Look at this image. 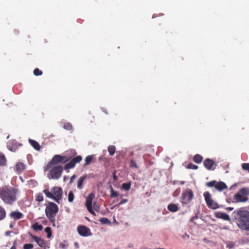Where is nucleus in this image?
<instances>
[{
  "instance_id": "47",
  "label": "nucleus",
  "mask_w": 249,
  "mask_h": 249,
  "mask_svg": "<svg viewBox=\"0 0 249 249\" xmlns=\"http://www.w3.org/2000/svg\"><path fill=\"white\" fill-rule=\"evenodd\" d=\"M60 247L62 249H65L66 248V246L64 244H60Z\"/></svg>"
},
{
  "instance_id": "10",
  "label": "nucleus",
  "mask_w": 249,
  "mask_h": 249,
  "mask_svg": "<svg viewBox=\"0 0 249 249\" xmlns=\"http://www.w3.org/2000/svg\"><path fill=\"white\" fill-rule=\"evenodd\" d=\"M52 193L53 196V199L59 203V201L61 200L62 197V189L59 187L55 186L52 189Z\"/></svg>"
},
{
  "instance_id": "31",
  "label": "nucleus",
  "mask_w": 249,
  "mask_h": 249,
  "mask_svg": "<svg viewBox=\"0 0 249 249\" xmlns=\"http://www.w3.org/2000/svg\"><path fill=\"white\" fill-rule=\"evenodd\" d=\"M110 192L111 197H117L119 196V193L115 191L111 186H110Z\"/></svg>"
},
{
  "instance_id": "12",
  "label": "nucleus",
  "mask_w": 249,
  "mask_h": 249,
  "mask_svg": "<svg viewBox=\"0 0 249 249\" xmlns=\"http://www.w3.org/2000/svg\"><path fill=\"white\" fill-rule=\"evenodd\" d=\"M77 231L82 236L86 237L91 235L89 228L84 225L79 226L77 227Z\"/></svg>"
},
{
  "instance_id": "39",
  "label": "nucleus",
  "mask_w": 249,
  "mask_h": 249,
  "mask_svg": "<svg viewBox=\"0 0 249 249\" xmlns=\"http://www.w3.org/2000/svg\"><path fill=\"white\" fill-rule=\"evenodd\" d=\"M74 199V194L72 191H70L68 195V200L69 202H71Z\"/></svg>"
},
{
  "instance_id": "24",
  "label": "nucleus",
  "mask_w": 249,
  "mask_h": 249,
  "mask_svg": "<svg viewBox=\"0 0 249 249\" xmlns=\"http://www.w3.org/2000/svg\"><path fill=\"white\" fill-rule=\"evenodd\" d=\"M33 229L36 231H42L43 230V226L41 224H39L37 222H36L35 224H34L32 226Z\"/></svg>"
},
{
  "instance_id": "26",
  "label": "nucleus",
  "mask_w": 249,
  "mask_h": 249,
  "mask_svg": "<svg viewBox=\"0 0 249 249\" xmlns=\"http://www.w3.org/2000/svg\"><path fill=\"white\" fill-rule=\"evenodd\" d=\"M219 218H222L225 220L230 221L229 216L224 213H219Z\"/></svg>"
},
{
  "instance_id": "13",
  "label": "nucleus",
  "mask_w": 249,
  "mask_h": 249,
  "mask_svg": "<svg viewBox=\"0 0 249 249\" xmlns=\"http://www.w3.org/2000/svg\"><path fill=\"white\" fill-rule=\"evenodd\" d=\"M21 146H22V144L19 143L15 140L9 141L7 144L8 149L12 152H16L18 147Z\"/></svg>"
},
{
  "instance_id": "27",
  "label": "nucleus",
  "mask_w": 249,
  "mask_h": 249,
  "mask_svg": "<svg viewBox=\"0 0 249 249\" xmlns=\"http://www.w3.org/2000/svg\"><path fill=\"white\" fill-rule=\"evenodd\" d=\"M6 217V211L5 209L0 206V220H3Z\"/></svg>"
},
{
  "instance_id": "19",
  "label": "nucleus",
  "mask_w": 249,
  "mask_h": 249,
  "mask_svg": "<svg viewBox=\"0 0 249 249\" xmlns=\"http://www.w3.org/2000/svg\"><path fill=\"white\" fill-rule=\"evenodd\" d=\"M87 176H84L79 178L77 181V188L79 189H82L83 188V183L85 179L87 178Z\"/></svg>"
},
{
  "instance_id": "38",
  "label": "nucleus",
  "mask_w": 249,
  "mask_h": 249,
  "mask_svg": "<svg viewBox=\"0 0 249 249\" xmlns=\"http://www.w3.org/2000/svg\"><path fill=\"white\" fill-rule=\"evenodd\" d=\"M34 74L36 76H39L42 74V71L38 68H36L34 71Z\"/></svg>"
},
{
  "instance_id": "33",
  "label": "nucleus",
  "mask_w": 249,
  "mask_h": 249,
  "mask_svg": "<svg viewBox=\"0 0 249 249\" xmlns=\"http://www.w3.org/2000/svg\"><path fill=\"white\" fill-rule=\"evenodd\" d=\"M63 127L66 130H71L72 129V125L70 123H66L64 124Z\"/></svg>"
},
{
  "instance_id": "40",
  "label": "nucleus",
  "mask_w": 249,
  "mask_h": 249,
  "mask_svg": "<svg viewBox=\"0 0 249 249\" xmlns=\"http://www.w3.org/2000/svg\"><path fill=\"white\" fill-rule=\"evenodd\" d=\"M187 168L188 169H198V166L195 165L194 164L192 163H190L187 166Z\"/></svg>"
},
{
  "instance_id": "25",
  "label": "nucleus",
  "mask_w": 249,
  "mask_h": 249,
  "mask_svg": "<svg viewBox=\"0 0 249 249\" xmlns=\"http://www.w3.org/2000/svg\"><path fill=\"white\" fill-rule=\"evenodd\" d=\"M108 152L110 156H113L116 151V147L114 145H109L107 148Z\"/></svg>"
},
{
  "instance_id": "50",
  "label": "nucleus",
  "mask_w": 249,
  "mask_h": 249,
  "mask_svg": "<svg viewBox=\"0 0 249 249\" xmlns=\"http://www.w3.org/2000/svg\"><path fill=\"white\" fill-rule=\"evenodd\" d=\"M113 178L115 180H116L117 179V177L116 176L115 174L113 176Z\"/></svg>"
},
{
  "instance_id": "48",
  "label": "nucleus",
  "mask_w": 249,
  "mask_h": 249,
  "mask_svg": "<svg viewBox=\"0 0 249 249\" xmlns=\"http://www.w3.org/2000/svg\"><path fill=\"white\" fill-rule=\"evenodd\" d=\"M14 33L16 35H18L19 34V31L17 30H14Z\"/></svg>"
},
{
  "instance_id": "22",
  "label": "nucleus",
  "mask_w": 249,
  "mask_h": 249,
  "mask_svg": "<svg viewBox=\"0 0 249 249\" xmlns=\"http://www.w3.org/2000/svg\"><path fill=\"white\" fill-rule=\"evenodd\" d=\"M6 159L4 155L0 152V166H3L6 165Z\"/></svg>"
},
{
  "instance_id": "28",
  "label": "nucleus",
  "mask_w": 249,
  "mask_h": 249,
  "mask_svg": "<svg viewBox=\"0 0 249 249\" xmlns=\"http://www.w3.org/2000/svg\"><path fill=\"white\" fill-rule=\"evenodd\" d=\"M93 155H89L86 157L85 158V166L88 165L90 164L92 160H93Z\"/></svg>"
},
{
  "instance_id": "53",
  "label": "nucleus",
  "mask_w": 249,
  "mask_h": 249,
  "mask_svg": "<svg viewBox=\"0 0 249 249\" xmlns=\"http://www.w3.org/2000/svg\"><path fill=\"white\" fill-rule=\"evenodd\" d=\"M215 217L218 218V213H215Z\"/></svg>"
},
{
  "instance_id": "37",
  "label": "nucleus",
  "mask_w": 249,
  "mask_h": 249,
  "mask_svg": "<svg viewBox=\"0 0 249 249\" xmlns=\"http://www.w3.org/2000/svg\"><path fill=\"white\" fill-rule=\"evenodd\" d=\"M242 169L249 173V163H244L242 164Z\"/></svg>"
},
{
  "instance_id": "36",
  "label": "nucleus",
  "mask_w": 249,
  "mask_h": 249,
  "mask_svg": "<svg viewBox=\"0 0 249 249\" xmlns=\"http://www.w3.org/2000/svg\"><path fill=\"white\" fill-rule=\"evenodd\" d=\"M129 166L131 168H139L136 162L134 160H131Z\"/></svg>"
},
{
  "instance_id": "16",
  "label": "nucleus",
  "mask_w": 249,
  "mask_h": 249,
  "mask_svg": "<svg viewBox=\"0 0 249 249\" xmlns=\"http://www.w3.org/2000/svg\"><path fill=\"white\" fill-rule=\"evenodd\" d=\"M25 169V165L22 162H18L15 166V170L18 173L22 172Z\"/></svg>"
},
{
  "instance_id": "44",
  "label": "nucleus",
  "mask_w": 249,
  "mask_h": 249,
  "mask_svg": "<svg viewBox=\"0 0 249 249\" xmlns=\"http://www.w3.org/2000/svg\"><path fill=\"white\" fill-rule=\"evenodd\" d=\"M128 201V199H123L122 200L120 201V202L119 203V205H122L123 204Z\"/></svg>"
},
{
  "instance_id": "21",
  "label": "nucleus",
  "mask_w": 249,
  "mask_h": 249,
  "mask_svg": "<svg viewBox=\"0 0 249 249\" xmlns=\"http://www.w3.org/2000/svg\"><path fill=\"white\" fill-rule=\"evenodd\" d=\"M206 186L209 188L214 187L216 190H218V182L216 180H213L206 183Z\"/></svg>"
},
{
  "instance_id": "8",
  "label": "nucleus",
  "mask_w": 249,
  "mask_h": 249,
  "mask_svg": "<svg viewBox=\"0 0 249 249\" xmlns=\"http://www.w3.org/2000/svg\"><path fill=\"white\" fill-rule=\"evenodd\" d=\"M95 197V194L93 193L89 194L86 198L85 206L89 211L91 214L95 215V213L92 208V203L93 199Z\"/></svg>"
},
{
  "instance_id": "35",
  "label": "nucleus",
  "mask_w": 249,
  "mask_h": 249,
  "mask_svg": "<svg viewBox=\"0 0 249 249\" xmlns=\"http://www.w3.org/2000/svg\"><path fill=\"white\" fill-rule=\"evenodd\" d=\"M99 221L103 224H108L110 223V221L106 217L101 218Z\"/></svg>"
},
{
  "instance_id": "14",
  "label": "nucleus",
  "mask_w": 249,
  "mask_h": 249,
  "mask_svg": "<svg viewBox=\"0 0 249 249\" xmlns=\"http://www.w3.org/2000/svg\"><path fill=\"white\" fill-rule=\"evenodd\" d=\"M30 235L39 247L44 249L46 248V243L44 239H41L40 237L38 236L33 235L32 234H30Z\"/></svg>"
},
{
  "instance_id": "34",
  "label": "nucleus",
  "mask_w": 249,
  "mask_h": 249,
  "mask_svg": "<svg viewBox=\"0 0 249 249\" xmlns=\"http://www.w3.org/2000/svg\"><path fill=\"white\" fill-rule=\"evenodd\" d=\"M45 231L47 234L48 238H50L52 236V231H51V228L50 227H46L45 229Z\"/></svg>"
},
{
  "instance_id": "30",
  "label": "nucleus",
  "mask_w": 249,
  "mask_h": 249,
  "mask_svg": "<svg viewBox=\"0 0 249 249\" xmlns=\"http://www.w3.org/2000/svg\"><path fill=\"white\" fill-rule=\"evenodd\" d=\"M43 192L45 194L46 196L48 198L53 199V194L50 192L48 189H45L43 191Z\"/></svg>"
},
{
  "instance_id": "5",
  "label": "nucleus",
  "mask_w": 249,
  "mask_h": 249,
  "mask_svg": "<svg viewBox=\"0 0 249 249\" xmlns=\"http://www.w3.org/2000/svg\"><path fill=\"white\" fill-rule=\"evenodd\" d=\"M49 169L48 177L50 179H58L60 178L63 172V168L61 165H53Z\"/></svg>"
},
{
  "instance_id": "20",
  "label": "nucleus",
  "mask_w": 249,
  "mask_h": 249,
  "mask_svg": "<svg viewBox=\"0 0 249 249\" xmlns=\"http://www.w3.org/2000/svg\"><path fill=\"white\" fill-rule=\"evenodd\" d=\"M168 210L171 212H176L179 210V208L177 204H170L167 207Z\"/></svg>"
},
{
  "instance_id": "7",
  "label": "nucleus",
  "mask_w": 249,
  "mask_h": 249,
  "mask_svg": "<svg viewBox=\"0 0 249 249\" xmlns=\"http://www.w3.org/2000/svg\"><path fill=\"white\" fill-rule=\"evenodd\" d=\"M194 197L193 192L190 189L184 190L181 195V202L184 204L191 202Z\"/></svg>"
},
{
  "instance_id": "32",
  "label": "nucleus",
  "mask_w": 249,
  "mask_h": 249,
  "mask_svg": "<svg viewBox=\"0 0 249 249\" xmlns=\"http://www.w3.org/2000/svg\"><path fill=\"white\" fill-rule=\"evenodd\" d=\"M227 188V187L224 182L219 181V191H221Z\"/></svg>"
},
{
  "instance_id": "3",
  "label": "nucleus",
  "mask_w": 249,
  "mask_h": 249,
  "mask_svg": "<svg viewBox=\"0 0 249 249\" xmlns=\"http://www.w3.org/2000/svg\"><path fill=\"white\" fill-rule=\"evenodd\" d=\"M58 212V207L53 202H49L45 209V213L51 222L55 221V216Z\"/></svg>"
},
{
  "instance_id": "46",
  "label": "nucleus",
  "mask_w": 249,
  "mask_h": 249,
  "mask_svg": "<svg viewBox=\"0 0 249 249\" xmlns=\"http://www.w3.org/2000/svg\"><path fill=\"white\" fill-rule=\"evenodd\" d=\"M101 110H102V111L103 112H104L105 114H108V112H107V109H106L105 108L102 107V108H101Z\"/></svg>"
},
{
  "instance_id": "52",
  "label": "nucleus",
  "mask_w": 249,
  "mask_h": 249,
  "mask_svg": "<svg viewBox=\"0 0 249 249\" xmlns=\"http://www.w3.org/2000/svg\"><path fill=\"white\" fill-rule=\"evenodd\" d=\"M233 208H231V207H229L227 209V210H233Z\"/></svg>"
},
{
  "instance_id": "55",
  "label": "nucleus",
  "mask_w": 249,
  "mask_h": 249,
  "mask_svg": "<svg viewBox=\"0 0 249 249\" xmlns=\"http://www.w3.org/2000/svg\"><path fill=\"white\" fill-rule=\"evenodd\" d=\"M186 235H187V237H189V235L186 234Z\"/></svg>"
},
{
  "instance_id": "29",
  "label": "nucleus",
  "mask_w": 249,
  "mask_h": 249,
  "mask_svg": "<svg viewBox=\"0 0 249 249\" xmlns=\"http://www.w3.org/2000/svg\"><path fill=\"white\" fill-rule=\"evenodd\" d=\"M131 186V183L130 182H126V183H124L122 184V187L123 189L128 191L130 190Z\"/></svg>"
},
{
  "instance_id": "6",
  "label": "nucleus",
  "mask_w": 249,
  "mask_h": 249,
  "mask_svg": "<svg viewBox=\"0 0 249 249\" xmlns=\"http://www.w3.org/2000/svg\"><path fill=\"white\" fill-rule=\"evenodd\" d=\"M249 193V190L247 188H243L235 194L233 196L234 200L236 202H245L248 200L246 196Z\"/></svg>"
},
{
  "instance_id": "23",
  "label": "nucleus",
  "mask_w": 249,
  "mask_h": 249,
  "mask_svg": "<svg viewBox=\"0 0 249 249\" xmlns=\"http://www.w3.org/2000/svg\"><path fill=\"white\" fill-rule=\"evenodd\" d=\"M203 160V157L200 155L196 154L193 158V160L196 163H200Z\"/></svg>"
},
{
  "instance_id": "11",
  "label": "nucleus",
  "mask_w": 249,
  "mask_h": 249,
  "mask_svg": "<svg viewBox=\"0 0 249 249\" xmlns=\"http://www.w3.org/2000/svg\"><path fill=\"white\" fill-rule=\"evenodd\" d=\"M82 160V157L81 156H77L73 158L69 163L65 165L64 169L68 170L73 168L75 164L80 162Z\"/></svg>"
},
{
  "instance_id": "51",
  "label": "nucleus",
  "mask_w": 249,
  "mask_h": 249,
  "mask_svg": "<svg viewBox=\"0 0 249 249\" xmlns=\"http://www.w3.org/2000/svg\"><path fill=\"white\" fill-rule=\"evenodd\" d=\"M10 232H11L10 231H7V232H6L5 234L8 236L9 235Z\"/></svg>"
},
{
  "instance_id": "49",
  "label": "nucleus",
  "mask_w": 249,
  "mask_h": 249,
  "mask_svg": "<svg viewBox=\"0 0 249 249\" xmlns=\"http://www.w3.org/2000/svg\"><path fill=\"white\" fill-rule=\"evenodd\" d=\"M96 202L93 203V207L95 210L97 211V209L96 208Z\"/></svg>"
},
{
  "instance_id": "54",
  "label": "nucleus",
  "mask_w": 249,
  "mask_h": 249,
  "mask_svg": "<svg viewBox=\"0 0 249 249\" xmlns=\"http://www.w3.org/2000/svg\"><path fill=\"white\" fill-rule=\"evenodd\" d=\"M155 14H154V15H153V17H152V18H154L155 17Z\"/></svg>"
},
{
  "instance_id": "15",
  "label": "nucleus",
  "mask_w": 249,
  "mask_h": 249,
  "mask_svg": "<svg viewBox=\"0 0 249 249\" xmlns=\"http://www.w3.org/2000/svg\"><path fill=\"white\" fill-rule=\"evenodd\" d=\"M9 216L11 218L14 220H18L23 217V214L22 213L18 211H12L9 214Z\"/></svg>"
},
{
  "instance_id": "42",
  "label": "nucleus",
  "mask_w": 249,
  "mask_h": 249,
  "mask_svg": "<svg viewBox=\"0 0 249 249\" xmlns=\"http://www.w3.org/2000/svg\"><path fill=\"white\" fill-rule=\"evenodd\" d=\"M36 200L38 202H41L43 200V196L41 194H37L36 196Z\"/></svg>"
},
{
  "instance_id": "2",
  "label": "nucleus",
  "mask_w": 249,
  "mask_h": 249,
  "mask_svg": "<svg viewBox=\"0 0 249 249\" xmlns=\"http://www.w3.org/2000/svg\"><path fill=\"white\" fill-rule=\"evenodd\" d=\"M232 216L237 220L239 227L249 231V212L245 210H237L232 213Z\"/></svg>"
},
{
  "instance_id": "41",
  "label": "nucleus",
  "mask_w": 249,
  "mask_h": 249,
  "mask_svg": "<svg viewBox=\"0 0 249 249\" xmlns=\"http://www.w3.org/2000/svg\"><path fill=\"white\" fill-rule=\"evenodd\" d=\"M34 245L32 244H25L23 245V249H33Z\"/></svg>"
},
{
  "instance_id": "1",
  "label": "nucleus",
  "mask_w": 249,
  "mask_h": 249,
  "mask_svg": "<svg viewBox=\"0 0 249 249\" xmlns=\"http://www.w3.org/2000/svg\"><path fill=\"white\" fill-rule=\"evenodd\" d=\"M19 193L17 187L5 185L0 187V198L5 204L12 205L18 200Z\"/></svg>"
},
{
  "instance_id": "18",
  "label": "nucleus",
  "mask_w": 249,
  "mask_h": 249,
  "mask_svg": "<svg viewBox=\"0 0 249 249\" xmlns=\"http://www.w3.org/2000/svg\"><path fill=\"white\" fill-rule=\"evenodd\" d=\"M29 142L36 150L38 151L40 149V146L39 144L35 140L29 139Z\"/></svg>"
},
{
  "instance_id": "9",
  "label": "nucleus",
  "mask_w": 249,
  "mask_h": 249,
  "mask_svg": "<svg viewBox=\"0 0 249 249\" xmlns=\"http://www.w3.org/2000/svg\"><path fill=\"white\" fill-rule=\"evenodd\" d=\"M203 195L206 204L209 208L215 209L218 208V204L214 203V201L211 198V195L209 192H204Z\"/></svg>"
},
{
  "instance_id": "45",
  "label": "nucleus",
  "mask_w": 249,
  "mask_h": 249,
  "mask_svg": "<svg viewBox=\"0 0 249 249\" xmlns=\"http://www.w3.org/2000/svg\"><path fill=\"white\" fill-rule=\"evenodd\" d=\"M75 178H76V176L75 175H73V176H72L70 179V183H71Z\"/></svg>"
},
{
  "instance_id": "43",
  "label": "nucleus",
  "mask_w": 249,
  "mask_h": 249,
  "mask_svg": "<svg viewBox=\"0 0 249 249\" xmlns=\"http://www.w3.org/2000/svg\"><path fill=\"white\" fill-rule=\"evenodd\" d=\"M17 242L16 240H14L13 242V246L10 249H17Z\"/></svg>"
},
{
  "instance_id": "56",
  "label": "nucleus",
  "mask_w": 249,
  "mask_h": 249,
  "mask_svg": "<svg viewBox=\"0 0 249 249\" xmlns=\"http://www.w3.org/2000/svg\"><path fill=\"white\" fill-rule=\"evenodd\" d=\"M10 227H11V228H12V225H10Z\"/></svg>"
},
{
  "instance_id": "17",
  "label": "nucleus",
  "mask_w": 249,
  "mask_h": 249,
  "mask_svg": "<svg viewBox=\"0 0 249 249\" xmlns=\"http://www.w3.org/2000/svg\"><path fill=\"white\" fill-rule=\"evenodd\" d=\"M203 164L206 168L211 170L213 165V161L211 159H207L204 161Z\"/></svg>"
},
{
  "instance_id": "4",
  "label": "nucleus",
  "mask_w": 249,
  "mask_h": 249,
  "mask_svg": "<svg viewBox=\"0 0 249 249\" xmlns=\"http://www.w3.org/2000/svg\"><path fill=\"white\" fill-rule=\"evenodd\" d=\"M70 160V158H67L66 156H60L59 155H56L53 156L52 160L48 163L46 166V170H49L52 167L53 165H57L59 163H66Z\"/></svg>"
}]
</instances>
